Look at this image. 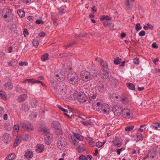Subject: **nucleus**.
I'll return each mask as SVG.
<instances>
[{
	"label": "nucleus",
	"instance_id": "5",
	"mask_svg": "<svg viewBox=\"0 0 160 160\" xmlns=\"http://www.w3.org/2000/svg\"><path fill=\"white\" fill-rule=\"evenodd\" d=\"M58 148L61 149L65 148L67 145V140L65 138H60L58 141L57 143Z\"/></svg>",
	"mask_w": 160,
	"mask_h": 160
},
{
	"label": "nucleus",
	"instance_id": "32",
	"mask_svg": "<svg viewBox=\"0 0 160 160\" xmlns=\"http://www.w3.org/2000/svg\"><path fill=\"white\" fill-rule=\"evenodd\" d=\"M89 73H90L91 78V77H94L97 76V71L96 70L93 69L89 72Z\"/></svg>",
	"mask_w": 160,
	"mask_h": 160
},
{
	"label": "nucleus",
	"instance_id": "14",
	"mask_svg": "<svg viewBox=\"0 0 160 160\" xmlns=\"http://www.w3.org/2000/svg\"><path fill=\"white\" fill-rule=\"evenodd\" d=\"M3 142L6 144L9 143L11 140V138L10 134L7 133L3 135Z\"/></svg>",
	"mask_w": 160,
	"mask_h": 160
},
{
	"label": "nucleus",
	"instance_id": "42",
	"mask_svg": "<svg viewBox=\"0 0 160 160\" xmlns=\"http://www.w3.org/2000/svg\"><path fill=\"white\" fill-rule=\"evenodd\" d=\"M125 4L128 9H131L132 6L130 4V3L128 0H127L125 1Z\"/></svg>",
	"mask_w": 160,
	"mask_h": 160
},
{
	"label": "nucleus",
	"instance_id": "15",
	"mask_svg": "<svg viewBox=\"0 0 160 160\" xmlns=\"http://www.w3.org/2000/svg\"><path fill=\"white\" fill-rule=\"evenodd\" d=\"M121 102L123 104H128V98L124 94L121 95L120 97Z\"/></svg>",
	"mask_w": 160,
	"mask_h": 160
},
{
	"label": "nucleus",
	"instance_id": "18",
	"mask_svg": "<svg viewBox=\"0 0 160 160\" xmlns=\"http://www.w3.org/2000/svg\"><path fill=\"white\" fill-rule=\"evenodd\" d=\"M101 68L103 72H106V71H109L108 68V64L106 62H103L100 64Z\"/></svg>",
	"mask_w": 160,
	"mask_h": 160
},
{
	"label": "nucleus",
	"instance_id": "29",
	"mask_svg": "<svg viewBox=\"0 0 160 160\" xmlns=\"http://www.w3.org/2000/svg\"><path fill=\"white\" fill-rule=\"evenodd\" d=\"M15 157V155L14 153L9 154L5 158V160H13Z\"/></svg>",
	"mask_w": 160,
	"mask_h": 160
},
{
	"label": "nucleus",
	"instance_id": "50",
	"mask_svg": "<svg viewBox=\"0 0 160 160\" xmlns=\"http://www.w3.org/2000/svg\"><path fill=\"white\" fill-rule=\"evenodd\" d=\"M142 27L140 26V24L139 23H138L136 24L135 29L137 31L140 30L142 29Z\"/></svg>",
	"mask_w": 160,
	"mask_h": 160
},
{
	"label": "nucleus",
	"instance_id": "39",
	"mask_svg": "<svg viewBox=\"0 0 160 160\" xmlns=\"http://www.w3.org/2000/svg\"><path fill=\"white\" fill-rule=\"evenodd\" d=\"M17 62L16 61L13 60L8 62V65L10 66H15L16 65Z\"/></svg>",
	"mask_w": 160,
	"mask_h": 160
},
{
	"label": "nucleus",
	"instance_id": "8",
	"mask_svg": "<svg viewBox=\"0 0 160 160\" xmlns=\"http://www.w3.org/2000/svg\"><path fill=\"white\" fill-rule=\"evenodd\" d=\"M81 76L82 79L85 82L89 81L91 78L90 73L86 71H82L81 72Z\"/></svg>",
	"mask_w": 160,
	"mask_h": 160
},
{
	"label": "nucleus",
	"instance_id": "22",
	"mask_svg": "<svg viewBox=\"0 0 160 160\" xmlns=\"http://www.w3.org/2000/svg\"><path fill=\"white\" fill-rule=\"evenodd\" d=\"M4 88L6 90H11L12 89L13 86L10 82H8L5 84Z\"/></svg>",
	"mask_w": 160,
	"mask_h": 160
},
{
	"label": "nucleus",
	"instance_id": "21",
	"mask_svg": "<svg viewBox=\"0 0 160 160\" xmlns=\"http://www.w3.org/2000/svg\"><path fill=\"white\" fill-rule=\"evenodd\" d=\"M24 156L25 158L30 159L32 158L33 156V153L31 151L28 150L25 153Z\"/></svg>",
	"mask_w": 160,
	"mask_h": 160
},
{
	"label": "nucleus",
	"instance_id": "59",
	"mask_svg": "<svg viewBox=\"0 0 160 160\" xmlns=\"http://www.w3.org/2000/svg\"><path fill=\"white\" fill-rule=\"evenodd\" d=\"M96 61L99 62L100 64L103 62V60L101 58H96Z\"/></svg>",
	"mask_w": 160,
	"mask_h": 160
},
{
	"label": "nucleus",
	"instance_id": "40",
	"mask_svg": "<svg viewBox=\"0 0 160 160\" xmlns=\"http://www.w3.org/2000/svg\"><path fill=\"white\" fill-rule=\"evenodd\" d=\"M20 142L21 141L19 139H18V138H17L14 142L13 147H16L20 143Z\"/></svg>",
	"mask_w": 160,
	"mask_h": 160
},
{
	"label": "nucleus",
	"instance_id": "48",
	"mask_svg": "<svg viewBox=\"0 0 160 160\" xmlns=\"http://www.w3.org/2000/svg\"><path fill=\"white\" fill-rule=\"evenodd\" d=\"M14 24L10 23L8 25V27L12 31L14 30Z\"/></svg>",
	"mask_w": 160,
	"mask_h": 160
},
{
	"label": "nucleus",
	"instance_id": "19",
	"mask_svg": "<svg viewBox=\"0 0 160 160\" xmlns=\"http://www.w3.org/2000/svg\"><path fill=\"white\" fill-rule=\"evenodd\" d=\"M35 150L37 153H41L44 150V146L42 144H38L36 146Z\"/></svg>",
	"mask_w": 160,
	"mask_h": 160
},
{
	"label": "nucleus",
	"instance_id": "56",
	"mask_svg": "<svg viewBox=\"0 0 160 160\" xmlns=\"http://www.w3.org/2000/svg\"><path fill=\"white\" fill-rule=\"evenodd\" d=\"M78 148L80 149V151H84L85 150V148L84 146L83 145H79L78 146Z\"/></svg>",
	"mask_w": 160,
	"mask_h": 160
},
{
	"label": "nucleus",
	"instance_id": "37",
	"mask_svg": "<svg viewBox=\"0 0 160 160\" xmlns=\"http://www.w3.org/2000/svg\"><path fill=\"white\" fill-rule=\"evenodd\" d=\"M67 68H66L65 70L66 72L71 70L72 69V63L71 62H68L67 63Z\"/></svg>",
	"mask_w": 160,
	"mask_h": 160
},
{
	"label": "nucleus",
	"instance_id": "17",
	"mask_svg": "<svg viewBox=\"0 0 160 160\" xmlns=\"http://www.w3.org/2000/svg\"><path fill=\"white\" fill-rule=\"evenodd\" d=\"M27 98L28 96L27 94H21L18 96L17 98V100L19 102H23Z\"/></svg>",
	"mask_w": 160,
	"mask_h": 160
},
{
	"label": "nucleus",
	"instance_id": "24",
	"mask_svg": "<svg viewBox=\"0 0 160 160\" xmlns=\"http://www.w3.org/2000/svg\"><path fill=\"white\" fill-rule=\"evenodd\" d=\"M108 71L103 72V73L100 74V77L102 79H106L108 78L109 76Z\"/></svg>",
	"mask_w": 160,
	"mask_h": 160
},
{
	"label": "nucleus",
	"instance_id": "11",
	"mask_svg": "<svg viewBox=\"0 0 160 160\" xmlns=\"http://www.w3.org/2000/svg\"><path fill=\"white\" fill-rule=\"evenodd\" d=\"M122 113L123 117L129 119L132 117V113L128 108H126L123 109Z\"/></svg>",
	"mask_w": 160,
	"mask_h": 160
},
{
	"label": "nucleus",
	"instance_id": "43",
	"mask_svg": "<svg viewBox=\"0 0 160 160\" xmlns=\"http://www.w3.org/2000/svg\"><path fill=\"white\" fill-rule=\"evenodd\" d=\"M59 12L60 14H63L66 12V10L63 7H61L59 9Z\"/></svg>",
	"mask_w": 160,
	"mask_h": 160
},
{
	"label": "nucleus",
	"instance_id": "64",
	"mask_svg": "<svg viewBox=\"0 0 160 160\" xmlns=\"http://www.w3.org/2000/svg\"><path fill=\"white\" fill-rule=\"evenodd\" d=\"M36 23L39 24H44V22L41 20H38L36 21Z\"/></svg>",
	"mask_w": 160,
	"mask_h": 160
},
{
	"label": "nucleus",
	"instance_id": "13",
	"mask_svg": "<svg viewBox=\"0 0 160 160\" xmlns=\"http://www.w3.org/2000/svg\"><path fill=\"white\" fill-rule=\"evenodd\" d=\"M112 142L114 145L117 148L119 147L122 145L121 138L117 137L114 138Z\"/></svg>",
	"mask_w": 160,
	"mask_h": 160
},
{
	"label": "nucleus",
	"instance_id": "1",
	"mask_svg": "<svg viewBox=\"0 0 160 160\" xmlns=\"http://www.w3.org/2000/svg\"><path fill=\"white\" fill-rule=\"evenodd\" d=\"M84 92L88 96V102L92 105L93 108H95L97 102L94 100L98 95L96 90L95 89H91L89 87H88L85 88Z\"/></svg>",
	"mask_w": 160,
	"mask_h": 160
},
{
	"label": "nucleus",
	"instance_id": "55",
	"mask_svg": "<svg viewBox=\"0 0 160 160\" xmlns=\"http://www.w3.org/2000/svg\"><path fill=\"white\" fill-rule=\"evenodd\" d=\"M58 108H59L60 109H61V110H62L63 112H68V110L67 109H65L62 108L60 105H58Z\"/></svg>",
	"mask_w": 160,
	"mask_h": 160
},
{
	"label": "nucleus",
	"instance_id": "7",
	"mask_svg": "<svg viewBox=\"0 0 160 160\" xmlns=\"http://www.w3.org/2000/svg\"><path fill=\"white\" fill-rule=\"evenodd\" d=\"M20 125L22 128L25 131H30L33 129V127L32 124L28 121L21 122Z\"/></svg>",
	"mask_w": 160,
	"mask_h": 160
},
{
	"label": "nucleus",
	"instance_id": "47",
	"mask_svg": "<svg viewBox=\"0 0 160 160\" xmlns=\"http://www.w3.org/2000/svg\"><path fill=\"white\" fill-rule=\"evenodd\" d=\"M137 137L138 140L142 141V134L140 133H137Z\"/></svg>",
	"mask_w": 160,
	"mask_h": 160
},
{
	"label": "nucleus",
	"instance_id": "45",
	"mask_svg": "<svg viewBox=\"0 0 160 160\" xmlns=\"http://www.w3.org/2000/svg\"><path fill=\"white\" fill-rule=\"evenodd\" d=\"M110 18L108 16H103V17L100 18L101 21H103L104 20H109Z\"/></svg>",
	"mask_w": 160,
	"mask_h": 160
},
{
	"label": "nucleus",
	"instance_id": "62",
	"mask_svg": "<svg viewBox=\"0 0 160 160\" xmlns=\"http://www.w3.org/2000/svg\"><path fill=\"white\" fill-rule=\"evenodd\" d=\"M145 34V32L144 31H140L139 33V36L141 37L144 36Z\"/></svg>",
	"mask_w": 160,
	"mask_h": 160
},
{
	"label": "nucleus",
	"instance_id": "34",
	"mask_svg": "<svg viewBox=\"0 0 160 160\" xmlns=\"http://www.w3.org/2000/svg\"><path fill=\"white\" fill-rule=\"evenodd\" d=\"M45 142L46 144L49 145L51 142L52 140L50 139V137L49 135L47 136L45 139Z\"/></svg>",
	"mask_w": 160,
	"mask_h": 160
},
{
	"label": "nucleus",
	"instance_id": "38",
	"mask_svg": "<svg viewBox=\"0 0 160 160\" xmlns=\"http://www.w3.org/2000/svg\"><path fill=\"white\" fill-rule=\"evenodd\" d=\"M74 135L78 140L80 141H82L83 140V137L82 136H81L80 134L75 133Z\"/></svg>",
	"mask_w": 160,
	"mask_h": 160
},
{
	"label": "nucleus",
	"instance_id": "9",
	"mask_svg": "<svg viewBox=\"0 0 160 160\" xmlns=\"http://www.w3.org/2000/svg\"><path fill=\"white\" fill-rule=\"evenodd\" d=\"M107 87V85L102 82H99L97 84V88L101 92H103L106 91Z\"/></svg>",
	"mask_w": 160,
	"mask_h": 160
},
{
	"label": "nucleus",
	"instance_id": "33",
	"mask_svg": "<svg viewBox=\"0 0 160 160\" xmlns=\"http://www.w3.org/2000/svg\"><path fill=\"white\" fill-rule=\"evenodd\" d=\"M127 86L129 89L132 90H134L135 89V86L132 83L128 82L127 83Z\"/></svg>",
	"mask_w": 160,
	"mask_h": 160
},
{
	"label": "nucleus",
	"instance_id": "54",
	"mask_svg": "<svg viewBox=\"0 0 160 160\" xmlns=\"http://www.w3.org/2000/svg\"><path fill=\"white\" fill-rule=\"evenodd\" d=\"M19 64L20 66H22L23 65L27 66V65L28 64V62H22V61H20L19 62Z\"/></svg>",
	"mask_w": 160,
	"mask_h": 160
},
{
	"label": "nucleus",
	"instance_id": "35",
	"mask_svg": "<svg viewBox=\"0 0 160 160\" xmlns=\"http://www.w3.org/2000/svg\"><path fill=\"white\" fill-rule=\"evenodd\" d=\"M55 132L57 135H60L62 134V131L61 128L54 130Z\"/></svg>",
	"mask_w": 160,
	"mask_h": 160
},
{
	"label": "nucleus",
	"instance_id": "41",
	"mask_svg": "<svg viewBox=\"0 0 160 160\" xmlns=\"http://www.w3.org/2000/svg\"><path fill=\"white\" fill-rule=\"evenodd\" d=\"M81 122L82 124L84 125L87 126L91 125L93 124V123L91 122H87L83 121H81Z\"/></svg>",
	"mask_w": 160,
	"mask_h": 160
},
{
	"label": "nucleus",
	"instance_id": "27",
	"mask_svg": "<svg viewBox=\"0 0 160 160\" xmlns=\"http://www.w3.org/2000/svg\"><path fill=\"white\" fill-rule=\"evenodd\" d=\"M159 126H160L159 123L158 122H153L152 124L150 127L154 129L160 130V129H158L159 127Z\"/></svg>",
	"mask_w": 160,
	"mask_h": 160
},
{
	"label": "nucleus",
	"instance_id": "28",
	"mask_svg": "<svg viewBox=\"0 0 160 160\" xmlns=\"http://www.w3.org/2000/svg\"><path fill=\"white\" fill-rule=\"evenodd\" d=\"M29 109V106L28 104L26 103H24L22 104V107L21 108V110L25 112H26L28 111Z\"/></svg>",
	"mask_w": 160,
	"mask_h": 160
},
{
	"label": "nucleus",
	"instance_id": "3",
	"mask_svg": "<svg viewBox=\"0 0 160 160\" xmlns=\"http://www.w3.org/2000/svg\"><path fill=\"white\" fill-rule=\"evenodd\" d=\"M96 106H95V108L96 110L99 111L101 109L102 110V112L105 114H108L110 109L109 106L107 104L104 103L101 105V103L98 102L96 104Z\"/></svg>",
	"mask_w": 160,
	"mask_h": 160
},
{
	"label": "nucleus",
	"instance_id": "26",
	"mask_svg": "<svg viewBox=\"0 0 160 160\" xmlns=\"http://www.w3.org/2000/svg\"><path fill=\"white\" fill-rule=\"evenodd\" d=\"M30 103L33 107H35L38 105V101L35 99H32L30 100Z\"/></svg>",
	"mask_w": 160,
	"mask_h": 160
},
{
	"label": "nucleus",
	"instance_id": "60",
	"mask_svg": "<svg viewBox=\"0 0 160 160\" xmlns=\"http://www.w3.org/2000/svg\"><path fill=\"white\" fill-rule=\"evenodd\" d=\"M4 113V109L2 107H0V117L2 116Z\"/></svg>",
	"mask_w": 160,
	"mask_h": 160
},
{
	"label": "nucleus",
	"instance_id": "63",
	"mask_svg": "<svg viewBox=\"0 0 160 160\" xmlns=\"http://www.w3.org/2000/svg\"><path fill=\"white\" fill-rule=\"evenodd\" d=\"M96 146L98 148H100L102 146V142H98L96 143Z\"/></svg>",
	"mask_w": 160,
	"mask_h": 160
},
{
	"label": "nucleus",
	"instance_id": "20",
	"mask_svg": "<svg viewBox=\"0 0 160 160\" xmlns=\"http://www.w3.org/2000/svg\"><path fill=\"white\" fill-rule=\"evenodd\" d=\"M14 16L11 13H8V14L5 15L3 18L5 19V20L7 22H10L13 19Z\"/></svg>",
	"mask_w": 160,
	"mask_h": 160
},
{
	"label": "nucleus",
	"instance_id": "10",
	"mask_svg": "<svg viewBox=\"0 0 160 160\" xmlns=\"http://www.w3.org/2000/svg\"><path fill=\"white\" fill-rule=\"evenodd\" d=\"M123 109H122V108L119 105H115L113 107L112 111L114 112V114L116 116H119L120 115Z\"/></svg>",
	"mask_w": 160,
	"mask_h": 160
},
{
	"label": "nucleus",
	"instance_id": "23",
	"mask_svg": "<svg viewBox=\"0 0 160 160\" xmlns=\"http://www.w3.org/2000/svg\"><path fill=\"white\" fill-rule=\"evenodd\" d=\"M55 78L59 82L63 81L64 79V76L61 73L57 74L55 76Z\"/></svg>",
	"mask_w": 160,
	"mask_h": 160
},
{
	"label": "nucleus",
	"instance_id": "6",
	"mask_svg": "<svg viewBox=\"0 0 160 160\" xmlns=\"http://www.w3.org/2000/svg\"><path fill=\"white\" fill-rule=\"evenodd\" d=\"M38 130L39 132L41 134L48 136L49 135L50 130L45 127L44 125H40L38 128Z\"/></svg>",
	"mask_w": 160,
	"mask_h": 160
},
{
	"label": "nucleus",
	"instance_id": "61",
	"mask_svg": "<svg viewBox=\"0 0 160 160\" xmlns=\"http://www.w3.org/2000/svg\"><path fill=\"white\" fill-rule=\"evenodd\" d=\"M5 55L6 53L2 51L0 52V58H3Z\"/></svg>",
	"mask_w": 160,
	"mask_h": 160
},
{
	"label": "nucleus",
	"instance_id": "12",
	"mask_svg": "<svg viewBox=\"0 0 160 160\" xmlns=\"http://www.w3.org/2000/svg\"><path fill=\"white\" fill-rule=\"evenodd\" d=\"M88 98L87 95L83 92H80L78 97V99L79 102H84L87 100Z\"/></svg>",
	"mask_w": 160,
	"mask_h": 160
},
{
	"label": "nucleus",
	"instance_id": "52",
	"mask_svg": "<svg viewBox=\"0 0 160 160\" xmlns=\"http://www.w3.org/2000/svg\"><path fill=\"white\" fill-rule=\"evenodd\" d=\"M133 62L134 64L138 65L139 63V60L138 58H136L133 59Z\"/></svg>",
	"mask_w": 160,
	"mask_h": 160
},
{
	"label": "nucleus",
	"instance_id": "31",
	"mask_svg": "<svg viewBox=\"0 0 160 160\" xmlns=\"http://www.w3.org/2000/svg\"><path fill=\"white\" fill-rule=\"evenodd\" d=\"M0 97L2 99L5 100L7 99L6 94L2 91L0 90Z\"/></svg>",
	"mask_w": 160,
	"mask_h": 160
},
{
	"label": "nucleus",
	"instance_id": "36",
	"mask_svg": "<svg viewBox=\"0 0 160 160\" xmlns=\"http://www.w3.org/2000/svg\"><path fill=\"white\" fill-rule=\"evenodd\" d=\"M48 53H46L45 54L43 55H42L41 57V60L43 61H45L46 60H48Z\"/></svg>",
	"mask_w": 160,
	"mask_h": 160
},
{
	"label": "nucleus",
	"instance_id": "57",
	"mask_svg": "<svg viewBox=\"0 0 160 160\" xmlns=\"http://www.w3.org/2000/svg\"><path fill=\"white\" fill-rule=\"evenodd\" d=\"M79 160H87L86 156L83 155H81L79 158Z\"/></svg>",
	"mask_w": 160,
	"mask_h": 160
},
{
	"label": "nucleus",
	"instance_id": "16",
	"mask_svg": "<svg viewBox=\"0 0 160 160\" xmlns=\"http://www.w3.org/2000/svg\"><path fill=\"white\" fill-rule=\"evenodd\" d=\"M51 127L53 130L61 128L60 123L58 121H53L51 124Z\"/></svg>",
	"mask_w": 160,
	"mask_h": 160
},
{
	"label": "nucleus",
	"instance_id": "4",
	"mask_svg": "<svg viewBox=\"0 0 160 160\" xmlns=\"http://www.w3.org/2000/svg\"><path fill=\"white\" fill-rule=\"evenodd\" d=\"M53 87L55 92L60 95H63L66 93V86L63 83H59Z\"/></svg>",
	"mask_w": 160,
	"mask_h": 160
},
{
	"label": "nucleus",
	"instance_id": "58",
	"mask_svg": "<svg viewBox=\"0 0 160 160\" xmlns=\"http://www.w3.org/2000/svg\"><path fill=\"white\" fill-rule=\"evenodd\" d=\"M17 88H18L19 89H20L21 90V92H22V93H26V90H25V89H24V88H23L21 87H19V86H17Z\"/></svg>",
	"mask_w": 160,
	"mask_h": 160
},
{
	"label": "nucleus",
	"instance_id": "49",
	"mask_svg": "<svg viewBox=\"0 0 160 160\" xmlns=\"http://www.w3.org/2000/svg\"><path fill=\"white\" fill-rule=\"evenodd\" d=\"M121 59L118 57L116 58L114 61V63L116 65L119 64L121 62Z\"/></svg>",
	"mask_w": 160,
	"mask_h": 160
},
{
	"label": "nucleus",
	"instance_id": "25",
	"mask_svg": "<svg viewBox=\"0 0 160 160\" xmlns=\"http://www.w3.org/2000/svg\"><path fill=\"white\" fill-rule=\"evenodd\" d=\"M156 153L157 151L156 150L152 149L149 151L148 154L149 155L150 158H153L155 156Z\"/></svg>",
	"mask_w": 160,
	"mask_h": 160
},
{
	"label": "nucleus",
	"instance_id": "51",
	"mask_svg": "<svg viewBox=\"0 0 160 160\" xmlns=\"http://www.w3.org/2000/svg\"><path fill=\"white\" fill-rule=\"evenodd\" d=\"M19 127L18 124L15 125L14 127V130L15 132H18L19 129Z\"/></svg>",
	"mask_w": 160,
	"mask_h": 160
},
{
	"label": "nucleus",
	"instance_id": "30",
	"mask_svg": "<svg viewBox=\"0 0 160 160\" xmlns=\"http://www.w3.org/2000/svg\"><path fill=\"white\" fill-rule=\"evenodd\" d=\"M17 13L19 16L22 18H23L25 16V12L22 9L18 10Z\"/></svg>",
	"mask_w": 160,
	"mask_h": 160
},
{
	"label": "nucleus",
	"instance_id": "53",
	"mask_svg": "<svg viewBox=\"0 0 160 160\" xmlns=\"http://www.w3.org/2000/svg\"><path fill=\"white\" fill-rule=\"evenodd\" d=\"M52 19L54 25L55 26H57L58 24V23L56 21L55 18L53 15L52 16Z\"/></svg>",
	"mask_w": 160,
	"mask_h": 160
},
{
	"label": "nucleus",
	"instance_id": "46",
	"mask_svg": "<svg viewBox=\"0 0 160 160\" xmlns=\"http://www.w3.org/2000/svg\"><path fill=\"white\" fill-rule=\"evenodd\" d=\"M134 128V126L133 125H131L128 126L125 128V130L127 131H130L132 130Z\"/></svg>",
	"mask_w": 160,
	"mask_h": 160
},
{
	"label": "nucleus",
	"instance_id": "2",
	"mask_svg": "<svg viewBox=\"0 0 160 160\" xmlns=\"http://www.w3.org/2000/svg\"><path fill=\"white\" fill-rule=\"evenodd\" d=\"M67 79L69 83L76 85L79 81L78 75L75 72H70L68 74Z\"/></svg>",
	"mask_w": 160,
	"mask_h": 160
},
{
	"label": "nucleus",
	"instance_id": "44",
	"mask_svg": "<svg viewBox=\"0 0 160 160\" xmlns=\"http://www.w3.org/2000/svg\"><path fill=\"white\" fill-rule=\"evenodd\" d=\"M32 43L33 46L36 48L38 46L39 42L37 40L34 39L33 40Z\"/></svg>",
	"mask_w": 160,
	"mask_h": 160
}]
</instances>
